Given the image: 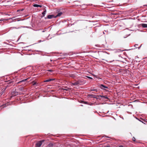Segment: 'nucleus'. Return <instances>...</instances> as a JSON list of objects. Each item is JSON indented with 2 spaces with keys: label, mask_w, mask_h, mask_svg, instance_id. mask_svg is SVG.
<instances>
[{
  "label": "nucleus",
  "mask_w": 147,
  "mask_h": 147,
  "mask_svg": "<svg viewBox=\"0 0 147 147\" xmlns=\"http://www.w3.org/2000/svg\"><path fill=\"white\" fill-rule=\"evenodd\" d=\"M86 82L83 80H80L76 81L75 82L71 83V85L74 86H78L83 85Z\"/></svg>",
  "instance_id": "1"
},
{
  "label": "nucleus",
  "mask_w": 147,
  "mask_h": 147,
  "mask_svg": "<svg viewBox=\"0 0 147 147\" xmlns=\"http://www.w3.org/2000/svg\"><path fill=\"white\" fill-rule=\"evenodd\" d=\"M44 141V140H42V141H39V142H38L36 144V146L38 147H40L41 145L42 144V142H43Z\"/></svg>",
  "instance_id": "2"
},
{
  "label": "nucleus",
  "mask_w": 147,
  "mask_h": 147,
  "mask_svg": "<svg viewBox=\"0 0 147 147\" xmlns=\"http://www.w3.org/2000/svg\"><path fill=\"white\" fill-rule=\"evenodd\" d=\"M100 97H101L102 98H103L105 99H108V97L107 96H103V95H99L97 96H96V98L97 99H98V98Z\"/></svg>",
  "instance_id": "3"
},
{
  "label": "nucleus",
  "mask_w": 147,
  "mask_h": 147,
  "mask_svg": "<svg viewBox=\"0 0 147 147\" xmlns=\"http://www.w3.org/2000/svg\"><path fill=\"white\" fill-rule=\"evenodd\" d=\"M100 88L102 89L105 90V88H107L108 87L103 84H101L100 85Z\"/></svg>",
  "instance_id": "4"
},
{
  "label": "nucleus",
  "mask_w": 147,
  "mask_h": 147,
  "mask_svg": "<svg viewBox=\"0 0 147 147\" xmlns=\"http://www.w3.org/2000/svg\"><path fill=\"white\" fill-rule=\"evenodd\" d=\"M55 80V79H49L48 80H45L44 81V82H47L51 81H52L54 80Z\"/></svg>",
  "instance_id": "5"
},
{
  "label": "nucleus",
  "mask_w": 147,
  "mask_h": 147,
  "mask_svg": "<svg viewBox=\"0 0 147 147\" xmlns=\"http://www.w3.org/2000/svg\"><path fill=\"white\" fill-rule=\"evenodd\" d=\"M53 18H55L53 15H49L47 16V18L49 19H51Z\"/></svg>",
  "instance_id": "6"
},
{
  "label": "nucleus",
  "mask_w": 147,
  "mask_h": 147,
  "mask_svg": "<svg viewBox=\"0 0 147 147\" xmlns=\"http://www.w3.org/2000/svg\"><path fill=\"white\" fill-rule=\"evenodd\" d=\"M33 6L34 7H41L42 6L41 5H37V4H34Z\"/></svg>",
  "instance_id": "7"
},
{
  "label": "nucleus",
  "mask_w": 147,
  "mask_h": 147,
  "mask_svg": "<svg viewBox=\"0 0 147 147\" xmlns=\"http://www.w3.org/2000/svg\"><path fill=\"white\" fill-rule=\"evenodd\" d=\"M142 26L144 28H147V24H142Z\"/></svg>",
  "instance_id": "8"
},
{
  "label": "nucleus",
  "mask_w": 147,
  "mask_h": 147,
  "mask_svg": "<svg viewBox=\"0 0 147 147\" xmlns=\"http://www.w3.org/2000/svg\"><path fill=\"white\" fill-rule=\"evenodd\" d=\"M62 14V13L61 12H60L58 13V14L55 16V17L56 18L57 17L60 16H61Z\"/></svg>",
  "instance_id": "9"
},
{
  "label": "nucleus",
  "mask_w": 147,
  "mask_h": 147,
  "mask_svg": "<svg viewBox=\"0 0 147 147\" xmlns=\"http://www.w3.org/2000/svg\"><path fill=\"white\" fill-rule=\"evenodd\" d=\"M46 13V10H45L42 13V14L43 16H44Z\"/></svg>",
  "instance_id": "10"
},
{
  "label": "nucleus",
  "mask_w": 147,
  "mask_h": 147,
  "mask_svg": "<svg viewBox=\"0 0 147 147\" xmlns=\"http://www.w3.org/2000/svg\"><path fill=\"white\" fill-rule=\"evenodd\" d=\"M28 78H27V79H24V80H22L21 81H20V82H25V81H26L28 79Z\"/></svg>",
  "instance_id": "11"
},
{
  "label": "nucleus",
  "mask_w": 147,
  "mask_h": 147,
  "mask_svg": "<svg viewBox=\"0 0 147 147\" xmlns=\"http://www.w3.org/2000/svg\"><path fill=\"white\" fill-rule=\"evenodd\" d=\"M49 146H53V144H50L48 145Z\"/></svg>",
  "instance_id": "12"
},
{
  "label": "nucleus",
  "mask_w": 147,
  "mask_h": 147,
  "mask_svg": "<svg viewBox=\"0 0 147 147\" xmlns=\"http://www.w3.org/2000/svg\"><path fill=\"white\" fill-rule=\"evenodd\" d=\"M87 77L88 78L90 79H92V78L90 77H89V76H87Z\"/></svg>",
  "instance_id": "13"
},
{
  "label": "nucleus",
  "mask_w": 147,
  "mask_h": 147,
  "mask_svg": "<svg viewBox=\"0 0 147 147\" xmlns=\"http://www.w3.org/2000/svg\"><path fill=\"white\" fill-rule=\"evenodd\" d=\"M47 71H50V72H52L53 71V70H52L51 69H49V70H47Z\"/></svg>",
  "instance_id": "14"
},
{
  "label": "nucleus",
  "mask_w": 147,
  "mask_h": 147,
  "mask_svg": "<svg viewBox=\"0 0 147 147\" xmlns=\"http://www.w3.org/2000/svg\"><path fill=\"white\" fill-rule=\"evenodd\" d=\"M138 46V45H137V44H136V45H135L134 46L136 47V48H137V46Z\"/></svg>",
  "instance_id": "15"
},
{
  "label": "nucleus",
  "mask_w": 147,
  "mask_h": 147,
  "mask_svg": "<svg viewBox=\"0 0 147 147\" xmlns=\"http://www.w3.org/2000/svg\"><path fill=\"white\" fill-rule=\"evenodd\" d=\"M135 140H136V139H135V138H134V137H133V140L134 141H135Z\"/></svg>",
  "instance_id": "16"
},
{
  "label": "nucleus",
  "mask_w": 147,
  "mask_h": 147,
  "mask_svg": "<svg viewBox=\"0 0 147 147\" xmlns=\"http://www.w3.org/2000/svg\"><path fill=\"white\" fill-rule=\"evenodd\" d=\"M92 91H97V90H96V89H93V90H92Z\"/></svg>",
  "instance_id": "17"
},
{
  "label": "nucleus",
  "mask_w": 147,
  "mask_h": 147,
  "mask_svg": "<svg viewBox=\"0 0 147 147\" xmlns=\"http://www.w3.org/2000/svg\"><path fill=\"white\" fill-rule=\"evenodd\" d=\"M6 89V88H4V89H2V90H3V91H4V90H5Z\"/></svg>",
  "instance_id": "18"
},
{
  "label": "nucleus",
  "mask_w": 147,
  "mask_h": 147,
  "mask_svg": "<svg viewBox=\"0 0 147 147\" xmlns=\"http://www.w3.org/2000/svg\"><path fill=\"white\" fill-rule=\"evenodd\" d=\"M45 32V31L44 30H43V31H42V32Z\"/></svg>",
  "instance_id": "19"
},
{
  "label": "nucleus",
  "mask_w": 147,
  "mask_h": 147,
  "mask_svg": "<svg viewBox=\"0 0 147 147\" xmlns=\"http://www.w3.org/2000/svg\"><path fill=\"white\" fill-rule=\"evenodd\" d=\"M119 147H123L122 146H119Z\"/></svg>",
  "instance_id": "20"
},
{
  "label": "nucleus",
  "mask_w": 147,
  "mask_h": 147,
  "mask_svg": "<svg viewBox=\"0 0 147 147\" xmlns=\"http://www.w3.org/2000/svg\"><path fill=\"white\" fill-rule=\"evenodd\" d=\"M106 137H107V138H109V137H108V136H106Z\"/></svg>",
  "instance_id": "21"
},
{
  "label": "nucleus",
  "mask_w": 147,
  "mask_h": 147,
  "mask_svg": "<svg viewBox=\"0 0 147 147\" xmlns=\"http://www.w3.org/2000/svg\"><path fill=\"white\" fill-rule=\"evenodd\" d=\"M35 83H34V84H33V85H35Z\"/></svg>",
  "instance_id": "22"
},
{
  "label": "nucleus",
  "mask_w": 147,
  "mask_h": 147,
  "mask_svg": "<svg viewBox=\"0 0 147 147\" xmlns=\"http://www.w3.org/2000/svg\"><path fill=\"white\" fill-rule=\"evenodd\" d=\"M18 94V93H16V94H15V96H16V94Z\"/></svg>",
  "instance_id": "23"
},
{
  "label": "nucleus",
  "mask_w": 147,
  "mask_h": 147,
  "mask_svg": "<svg viewBox=\"0 0 147 147\" xmlns=\"http://www.w3.org/2000/svg\"><path fill=\"white\" fill-rule=\"evenodd\" d=\"M106 147H110V146H107Z\"/></svg>",
  "instance_id": "24"
},
{
  "label": "nucleus",
  "mask_w": 147,
  "mask_h": 147,
  "mask_svg": "<svg viewBox=\"0 0 147 147\" xmlns=\"http://www.w3.org/2000/svg\"><path fill=\"white\" fill-rule=\"evenodd\" d=\"M141 46L139 48H138V49H139L140 47H141Z\"/></svg>",
  "instance_id": "25"
},
{
  "label": "nucleus",
  "mask_w": 147,
  "mask_h": 147,
  "mask_svg": "<svg viewBox=\"0 0 147 147\" xmlns=\"http://www.w3.org/2000/svg\"><path fill=\"white\" fill-rule=\"evenodd\" d=\"M3 92H2V94H3Z\"/></svg>",
  "instance_id": "26"
},
{
  "label": "nucleus",
  "mask_w": 147,
  "mask_h": 147,
  "mask_svg": "<svg viewBox=\"0 0 147 147\" xmlns=\"http://www.w3.org/2000/svg\"><path fill=\"white\" fill-rule=\"evenodd\" d=\"M86 103H87V102H85V104H86Z\"/></svg>",
  "instance_id": "27"
}]
</instances>
